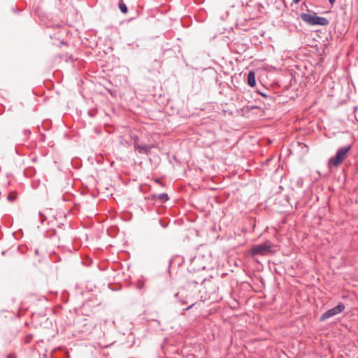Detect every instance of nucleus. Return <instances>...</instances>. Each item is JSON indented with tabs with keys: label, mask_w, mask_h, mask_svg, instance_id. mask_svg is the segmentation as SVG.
<instances>
[{
	"label": "nucleus",
	"mask_w": 358,
	"mask_h": 358,
	"mask_svg": "<svg viewBox=\"0 0 358 358\" xmlns=\"http://www.w3.org/2000/svg\"><path fill=\"white\" fill-rule=\"evenodd\" d=\"M351 148L352 146L350 145L339 148L337 150L335 156L331 157L329 159V167H337L338 166H339L343 162V161L348 157Z\"/></svg>",
	"instance_id": "f257e3e1"
},
{
	"label": "nucleus",
	"mask_w": 358,
	"mask_h": 358,
	"mask_svg": "<svg viewBox=\"0 0 358 358\" xmlns=\"http://www.w3.org/2000/svg\"><path fill=\"white\" fill-rule=\"evenodd\" d=\"M300 17L304 22L311 26H327L329 23V21L327 18L317 16L315 12H313L312 14L302 13L300 15Z\"/></svg>",
	"instance_id": "f03ea898"
},
{
	"label": "nucleus",
	"mask_w": 358,
	"mask_h": 358,
	"mask_svg": "<svg viewBox=\"0 0 358 358\" xmlns=\"http://www.w3.org/2000/svg\"><path fill=\"white\" fill-rule=\"evenodd\" d=\"M271 243L266 241L262 244L254 245L250 250V253L252 257L257 255H265L271 252Z\"/></svg>",
	"instance_id": "7ed1b4c3"
},
{
	"label": "nucleus",
	"mask_w": 358,
	"mask_h": 358,
	"mask_svg": "<svg viewBox=\"0 0 358 358\" xmlns=\"http://www.w3.org/2000/svg\"><path fill=\"white\" fill-rule=\"evenodd\" d=\"M345 309V305L343 303L340 302L338 303L337 306L335 307L327 310L324 312L320 317V321L323 322L326 320L332 317L339 313H341L342 311H343Z\"/></svg>",
	"instance_id": "20e7f679"
},
{
	"label": "nucleus",
	"mask_w": 358,
	"mask_h": 358,
	"mask_svg": "<svg viewBox=\"0 0 358 358\" xmlns=\"http://www.w3.org/2000/svg\"><path fill=\"white\" fill-rule=\"evenodd\" d=\"M134 147L136 151H137L139 154H145V155H150L151 152V150L155 146L153 144H149V145H139L136 142L134 144Z\"/></svg>",
	"instance_id": "39448f33"
},
{
	"label": "nucleus",
	"mask_w": 358,
	"mask_h": 358,
	"mask_svg": "<svg viewBox=\"0 0 358 358\" xmlns=\"http://www.w3.org/2000/svg\"><path fill=\"white\" fill-rule=\"evenodd\" d=\"M247 83L250 87H254L256 84L255 74L252 71L248 73Z\"/></svg>",
	"instance_id": "423d86ee"
},
{
	"label": "nucleus",
	"mask_w": 358,
	"mask_h": 358,
	"mask_svg": "<svg viewBox=\"0 0 358 358\" xmlns=\"http://www.w3.org/2000/svg\"><path fill=\"white\" fill-rule=\"evenodd\" d=\"M155 197H157L160 201L162 202H166L169 199V196L166 193H162L158 194L157 196H154Z\"/></svg>",
	"instance_id": "0eeeda50"
},
{
	"label": "nucleus",
	"mask_w": 358,
	"mask_h": 358,
	"mask_svg": "<svg viewBox=\"0 0 358 358\" xmlns=\"http://www.w3.org/2000/svg\"><path fill=\"white\" fill-rule=\"evenodd\" d=\"M118 7L122 13H127V11H128L127 6L122 0H120L119 3H118Z\"/></svg>",
	"instance_id": "6e6552de"
},
{
	"label": "nucleus",
	"mask_w": 358,
	"mask_h": 358,
	"mask_svg": "<svg viewBox=\"0 0 358 358\" xmlns=\"http://www.w3.org/2000/svg\"><path fill=\"white\" fill-rule=\"evenodd\" d=\"M144 286H145V283L141 280H138L136 285V288L139 290L143 289Z\"/></svg>",
	"instance_id": "1a4fd4ad"
},
{
	"label": "nucleus",
	"mask_w": 358,
	"mask_h": 358,
	"mask_svg": "<svg viewBox=\"0 0 358 358\" xmlns=\"http://www.w3.org/2000/svg\"><path fill=\"white\" fill-rule=\"evenodd\" d=\"M39 215L41 217V222L43 224L44 221L46 220V217L43 212H39Z\"/></svg>",
	"instance_id": "9d476101"
},
{
	"label": "nucleus",
	"mask_w": 358,
	"mask_h": 358,
	"mask_svg": "<svg viewBox=\"0 0 358 358\" xmlns=\"http://www.w3.org/2000/svg\"><path fill=\"white\" fill-rule=\"evenodd\" d=\"M131 138L134 139V144L136 142L138 143V137L137 136H131Z\"/></svg>",
	"instance_id": "9b49d317"
},
{
	"label": "nucleus",
	"mask_w": 358,
	"mask_h": 358,
	"mask_svg": "<svg viewBox=\"0 0 358 358\" xmlns=\"http://www.w3.org/2000/svg\"><path fill=\"white\" fill-rule=\"evenodd\" d=\"M194 304L192 303V304L189 305V306H187V308H184L183 310H188L191 309L194 306Z\"/></svg>",
	"instance_id": "f8f14e48"
},
{
	"label": "nucleus",
	"mask_w": 358,
	"mask_h": 358,
	"mask_svg": "<svg viewBox=\"0 0 358 358\" xmlns=\"http://www.w3.org/2000/svg\"><path fill=\"white\" fill-rule=\"evenodd\" d=\"M7 358H16V357L13 354H9V355H7Z\"/></svg>",
	"instance_id": "ddd939ff"
},
{
	"label": "nucleus",
	"mask_w": 358,
	"mask_h": 358,
	"mask_svg": "<svg viewBox=\"0 0 358 358\" xmlns=\"http://www.w3.org/2000/svg\"><path fill=\"white\" fill-rule=\"evenodd\" d=\"M8 199L10 201H14V199H15V196H10V195H9V196H8Z\"/></svg>",
	"instance_id": "4468645a"
},
{
	"label": "nucleus",
	"mask_w": 358,
	"mask_h": 358,
	"mask_svg": "<svg viewBox=\"0 0 358 358\" xmlns=\"http://www.w3.org/2000/svg\"><path fill=\"white\" fill-rule=\"evenodd\" d=\"M301 0H292V6L293 5V3H298Z\"/></svg>",
	"instance_id": "2eb2a0df"
},
{
	"label": "nucleus",
	"mask_w": 358,
	"mask_h": 358,
	"mask_svg": "<svg viewBox=\"0 0 358 358\" xmlns=\"http://www.w3.org/2000/svg\"><path fill=\"white\" fill-rule=\"evenodd\" d=\"M335 1H336V0H329V3H330L331 6H333V5L334 4V3H335Z\"/></svg>",
	"instance_id": "dca6fc26"
},
{
	"label": "nucleus",
	"mask_w": 358,
	"mask_h": 358,
	"mask_svg": "<svg viewBox=\"0 0 358 358\" xmlns=\"http://www.w3.org/2000/svg\"><path fill=\"white\" fill-rule=\"evenodd\" d=\"M88 113L90 116H94V114H92V111L90 110L88 112Z\"/></svg>",
	"instance_id": "f3484780"
},
{
	"label": "nucleus",
	"mask_w": 358,
	"mask_h": 358,
	"mask_svg": "<svg viewBox=\"0 0 358 358\" xmlns=\"http://www.w3.org/2000/svg\"><path fill=\"white\" fill-rule=\"evenodd\" d=\"M261 94H262V96H266V95L265 94H264V93H261Z\"/></svg>",
	"instance_id": "a211bd4d"
},
{
	"label": "nucleus",
	"mask_w": 358,
	"mask_h": 358,
	"mask_svg": "<svg viewBox=\"0 0 358 358\" xmlns=\"http://www.w3.org/2000/svg\"><path fill=\"white\" fill-rule=\"evenodd\" d=\"M178 295H179V293H177V294H175V296H176V297H178Z\"/></svg>",
	"instance_id": "6ab92c4d"
},
{
	"label": "nucleus",
	"mask_w": 358,
	"mask_h": 358,
	"mask_svg": "<svg viewBox=\"0 0 358 358\" xmlns=\"http://www.w3.org/2000/svg\"><path fill=\"white\" fill-rule=\"evenodd\" d=\"M181 303H187V302H186V301H182H182H181Z\"/></svg>",
	"instance_id": "aec40b11"
},
{
	"label": "nucleus",
	"mask_w": 358,
	"mask_h": 358,
	"mask_svg": "<svg viewBox=\"0 0 358 358\" xmlns=\"http://www.w3.org/2000/svg\"><path fill=\"white\" fill-rule=\"evenodd\" d=\"M194 282L196 284H199V282H197V281H194Z\"/></svg>",
	"instance_id": "412c9836"
},
{
	"label": "nucleus",
	"mask_w": 358,
	"mask_h": 358,
	"mask_svg": "<svg viewBox=\"0 0 358 358\" xmlns=\"http://www.w3.org/2000/svg\"><path fill=\"white\" fill-rule=\"evenodd\" d=\"M357 170H358V165H357Z\"/></svg>",
	"instance_id": "4be33fe9"
}]
</instances>
